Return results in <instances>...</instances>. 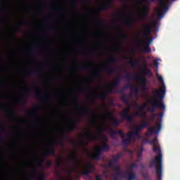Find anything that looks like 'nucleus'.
<instances>
[{"mask_svg":"<svg viewBox=\"0 0 180 180\" xmlns=\"http://www.w3.org/2000/svg\"><path fill=\"white\" fill-rule=\"evenodd\" d=\"M93 77H94V78H99V77H101V72L98 70H94L93 72Z\"/></svg>","mask_w":180,"mask_h":180,"instance_id":"39","label":"nucleus"},{"mask_svg":"<svg viewBox=\"0 0 180 180\" xmlns=\"http://www.w3.org/2000/svg\"><path fill=\"white\" fill-rule=\"evenodd\" d=\"M143 151H144V148H141L140 150L138 151L137 153V161H140V158H141V157H143Z\"/></svg>","mask_w":180,"mask_h":180,"instance_id":"31","label":"nucleus"},{"mask_svg":"<svg viewBox=\"0 0 180 180\" xmlns=\"http://www.w3.org/2000/svg\"><path fill=\"white\" fill-rule=\"evenodd\" d=\"M145 2L148 5H151V2H158L160 6H161V0H145Z\"/></svg>","mask_w":180,"mask_h":180,"instance_id":"32","label":"nucleus"},{"mask_svg":"<svg viewBox=\"0 0 180 180\" xmlns=\"http://www.w3.org/2000/svg\"><path fill=\"white\" fill-rule=\"evenodd\" d=\"M23 25H27V22L26 21H22L21 22H18L17 26L18 27L15 28L16 32H19L20 27L23 26Z\"/></svg>","mask_w":180,"mask_h":180,"instance_id":"30","label":"nucleus"},{"mask_svg":"<svg viewBox=\"0 0 180 180\" xmlns=\"http://www.w3.org/2000/svg\"><path fill=\"white\" fill-rule=\"evenodd\" d=\"M61 164H63V157L59 158L56 160V168H58V167H60V165H61Z\"/></svg>","mask_w":180,"mask_h":180,"instance_id":"33","label":"nucleus"},{"mask_svg":"<svg viewBox=\"0 0 180 180\" xmlns=\"http://www.w3.org/2000/svg\"><path fill=\"white\" fill-rule=\"evenodd\" d=\"M157 77L159 82H161L162 85L160 90L155 89L153 91V94L156 96V98L150 101L152 107L148 108V112H150L151 113H154L157 109H163V110H165L164 98H165L167 89L165 84H164V79H162V77L160 76L158 73L157 74Z\"/></svg>","mask_w":180,"mask_h":180,"instance_id":"1","label":"nucleus"},{"mask_svg":"<svg viewBox=\"0 0 180 180\" xmlns=\"http://www.w3.org/2000/svg\"><path fill=\"white\" fill-rule=\"evenodd\" d=\"M70 160L73 161V162H75L77 165H79V160H78V156H77V154L75 153H72L70 155Z\"/></svg>","mask_w":180,"mask_h":180,"instance_id":"23","label":"nucleus"},{"mask_svg":"<svg viewBox=\"0 0 180 180\" xmlns=\"http://www.w3.org/2000/svg\"><path fill=\"white\" fill-rule=\"evenodd\" d=\"M105 113L108 116V117H112V124L115 126V127H117V126H119L120 123H123L124 122V119L122 118V120H116L115 117H113V114L109 111V109L106 108Z\"/></svg>","mask_w":180,"mask_h":180,"instance_id":"12","label":"nucleus"},{"mask_svg":"<svg viewBox=\"0 0 180 180\" xmlns=\"http://www.w3.org/2000/svg\"><path fill=\"white\" fill-rule=\"evenodd\" d=\"M150 12V7H145L142 11L141 16L140 19L144 20L146 18H148V13Z\"/></svg>","mask_w":180,"mask_h":180,"instance_id":"19","label":"nucleus"},{"mask_svg":"<svg viewBox=\"0 0 180 180\" xmlns=\"http://www.w3.org/2000/svg\"><path fill=\"white\" fill-rule=\"evenodd\" d=\"M30 75H40L39 70H32L29 72Z\"/></svg>","mask_w":180,"mask_h":180,"instance_id":"38","label":"nucleus"},{"mask_svg":"<svg viewBox=\"0 0 180 180\" xmlns=\"http://www.w3.org/2000/svg\"><path fill=\"white\" fill-rule=\"evenodd\" d=\"M109 134L114 139H116V134L120 135L121 139H123V137H124V133H123V131L122 130H118V131L110 130Z\"/></svg>","mask_w":180,"mask_h":180,"instance_id":"18","label":"nucleus"},{"mask_svg":"<svg viewBox=\"0 0 180 180\" xmlns=\"http://www.w3.org/2000/svg\"><path fill=\"white\" fill-rule=\"evenodd\" d=\"M96 25H103V22L99 20L96 21Z\"/></svg>","mask_w":180,"mask_h":180,"instance_id":"56","label":"nucleus"},{"mask_svg":"<svg viewBox=\"0 0 180 180\" xmlns=\"http://www.w3.org/2000/svg\"><path fill=\"white\" fill-rule=\"evenodd\" d=\"M169 4V0H160V6L156 11L158 19L161 20L165 16V13H167L169 9V7L168 6Z\"/></svg>","mask_w":180,"mask_h":180,"instance_id":"8","label":"nucleus"},{"mask_svg":"<svg viewBox=\"0 0 180 180\" xmlns=\"http://www.w3.org/2000/svg\"><path fill=\"white\" fill-rule=\"evenodd\" d=\"M129 64H130L132 68H134L136 67V65L140 64V60L131 58V60L129 62Z\"/></svg>","mask_w":180,"mask_h":180,"instance_id":"26","label":"nucleus"},{"mask_svg":"<svg viewBox=\"0 0 180 180\" xmlns=\"http://www.w3.org/2000/svg\"><path fill=\"white\" fill-rule=\"evenodd\" d=\"M162 110H163V112L159 113V117H160L159 122H158V123H160V124H161V122H162V117H164V112H165V110L162 108Z\"/></svg>","mask_w":180,"mask_h":180,"instance_id":"36","label":"nucleus"},{"mask_svg":"<svg viewBox=\"0 0 180 180\" xmlns=\"http://www.w3.org/2000/svg\"><path fill=\"white\" fill-rule=\"evenodd\" d=\"M38 180H46V174L44 172H41L39 174L38 176Z\"/></svg>","mask_w":180,"mask_h":180,"instance_id":"37","label":"nucleus"},{"mask_svg":"<svg viewBox=\"0 0 180 180\" xmlns=\"http://www.w3.org/2000/svg\"><path fill=\"white\" fill-rule=\"evenodd\" d=\"M120 81H122V78L120 77H116L114 82L110 84L108 89V94H116L115 91V86H120Z\"/></svg>","mask_w":180,"mask_h":180,"instance_id":"11","label":"nucleus"},{"mask_svg":"<svg viewBox=\"0 0 180 180\" xmlns=\"http://www.w3.org/2000/svg\"><path fill=\"white\" fill-rule=\"evenodd\" d=\"M102 140H103V141H104L103 143H105V144H106V143H108L109 141V139H108V136H106L105 135H103L102 136Z\"/></svg>","mask_w":180,"mask_h":180,"instance_id":"45","label":"nucleus"},{"mask_svg":"<svg viewBox=\"0 0 180 180\" xmlns=\"http://www.w3.org/2000/svg\"><path fill=\"white\" fill-rule=\"evenodd\" d=\"M120 94H121L120 99L122 101V102L128 106L127 108H124L122 112H120V115L122 119L125 116L128 115L130 112V108H131V105H130V102H129V98L130 96L126 95L124 92H123L122 90L118 91Z\"/></svg>","mask_w":180,"mask_h":180,"instance_id":"7","label":"nucleus"},{"mask_svg":"<svg viewBox=\"0 0 180 180\" xmlns=\"http://www.w3.org/2000/svg\"><path fill=\"white\" fill-rule=\"evenodd\" d=\"M130 170L128 171H131V172H133V169H134V168H137V163L136 162H133L129 166Z\"/></svg>","mask_w":180,"mask_h":180,"instance_id":"40","label":"nucleus"},{"mask_svg":"<svg viewBox=\"0 0 180 180\" xmlns=\"http://www.w3.org/2000/svg\"><path fill=\"white\" fill-rule=\"evenodd\" d=\"M102 69L103 70V71H105V72H107V74H108L109 75H113V74H115V72L117 71L115 66H103Z\"/></svg>","mask_w":180,"mask_h":180,"instance_id":"17","label":"nucleus"},{"mask_svg":"<svg viewBox=\"0 0 180 180\" xmlns=\"http://www.w3.org/2000/svg\"><path fill=\"white\" fill-rule=\"evenodd\" d=\"M110 94H115V93H108V90L102 94L97 93L96 94V98H99L101 99V101H106V98H108V95Z\"/></svg>","mask_w":180,"mask_h":180,"instance_id":"20","label":"nucleus"},{"mask_svg":"<svg viewBox=\"0 0 180 180\" xmlns=\"http://www.w3.org/2000/svg\"><path fill=\"white\" fill-rule=\"evenodd\" d=\"M125 79H127V81L131 82L132 78H131V74L129 72H127L125 76H124Z\"/></svg>","mask_w":180,"mask_h":180,"instance_id":"42","label":"nucleus"},{"mask_svg":"<svg viewBox=\"0 0 180 180\" xmlns=\"http://www.w3.org/2000/svg\"><path fill=\"white\" fill-rule=\"evenodd\" d=\"M112 3V0H109L107 2L104 3L102 6H101V9L103 11H108V9H109V8H110V4Z\"/></svg>","mask_w":180,"mask_h":180,"instance_id":"25","label":"nucleus"},{"mask_svg":"<svg viewBox=\"0 0 180 180\" xmlns=\"http://www.w3.org/2000/svg\"><path fill=\"white\" fill-rule=\"evenodd\" d=\"M150 125V122L148 121H146L143 122L142 124L139 125L138 127H133L132 129L134 130V131H130L128 133L126 136L127 139H124V137L121 138L122 140V146H125V147H127L131 141H133V137H136V139H140V132L143 129H146V127H148Z\"/></svg>","mask_w":180,"mask_h":180,"instance_id":"3","label":"nucleus"},{"mask_svg":"<svg viewBox=\"0 0 180 180\" xmlns=\"http://www.w3.org/2000/svg\"><path fill=\"white\" fill-rule=\"evenodd\" d=\"M117 62V59L115 57V56H112L111 58H110L108 60V63L110 64H115Z\"/></svg>","mask_w":180,"mask_h":180,"instance_id":"35","label":"nucleus"},{"mask_svg":"<svg viewBox=\"0 0 180 180\" xmlns=\"http://www.w3.org/2000/svg\"><path fill=\"white\" fill-rule=\"evenodd\" d=\"M36 98H41V94H40V89H35Z\"/></svg>","mask_w":180,"mask_h":180,"instance_id":"43","label":"nucleus"},{"mask_svg":"<svg viewBox=\"0 0 180 180\" xmlns=\"http://www.w3.org/2000/svg\"><path fill=\"white\" fill-rule=\"evenodd\" d=\"M153 146V151L158 155L150 162V167L153 168L156 167V178L157 180H162V154H161V148L158 146V139L157 137L149 142Z\"/></svg>","mask_w":180,"mask_h":180,"instance_id":"2","label":"nucleus"},{"mask_svg":"<svg viewBox=\"0 0 180 180\" xmlns=\"http://www.w3.org/2000/svg\"><path fill=\"white\" fill-rule=\"evenodd\" d=\"M8 115L13 117L16 116V111H15V110H10L8 111Z\"/></svg>","mask_w":180,"mask_h":180,"instance_id":"41","label":"nucleus"},{"mask_svg":"<svg viewBox=\"0 0 180 180\" xmlns=\"http://www.w3.org/2000/svg\"><path fill=\"white\" fill-rule=\"evenodd\" d=\"M114 172H115V174L113 176L114 180H119V178L120 179L125 178L127 180H137V175L131 171H127L124 174H122V168H120V165L115 166Z\"/></svg>","mask_w":180,"mask_h":180,"instance_id":"5","label":"nucleus"},{"mask_svg":"<svg viewBox=\"0 0 180 180\" xmlns=\"http://www.w3.org/2000/svg\"><path fill=\"white\" fill-rule=\"evenodd\" d=\"M89 144V142H81V146H88Z\"/></svg>","mask_w":180,"mask_h":180,"instance_id":"58","label":"nucleus"},{"mask_svg":"<svg viewBox=\"0 0 180 180\" xmlns=\"http://www.w3.org/2000/svg\"><path fill=\"white\" fill-rule=\"evenodd\" d=\"M44 155H45V157H49V155H56V149H54V148L53 147H50L46 151H45L43 153Z\"/></svg>","mask_w":180,"mask_h":180,"instance_id":"21","label":"nucleus"},{"mask_svg":"<svg viewBox=\"0 0 180 180\" xmlns=\"http://www.w3.org/2000/svg\"><path fill=\"white\" fill-rule=\"evenodd\" d=\"M131 88V85L130 84H127L124 87V89H130Z\"/></svg>","mask_w":180,"mask_h":180,"instance_id":"55","label":"nucleus"},{"mask_svg":"<svg viewBox=\"0 0 180 180\" xmlns=\"http://www.w3.org/2000/svg\"><path fill=\"white\" fill-rule=\"evenodd\" d=\"M138 109H139V110H140L141 112L142 111V110H144V109H146V104H143V105H139V107L138 108Z\"/></svg>","mask_w":180,"mask_h":180,"instance_id":"48","label":"nucleus"},{"mask_svg":"<svg viewBox=\"0 0 180 180\" xmlns=\"http://www.w3.org/2000/svg\"><path fill=\"white\" fill-rule=\"evenodd\" d=\"M131 22H132V20H131V18H128L127 20H124V23L125 25H131Z\"/></svg>","mask_w":180,"mask_h":180,"instance_id":"46","label":"nucleus"},{"mask_svg":"<svg viewBox=\"0 0 180 180\" xmlns=\"http://www.w3.org/2000/svg\"><path fill=\"white\" fill-rule=\"evenodd\" d=\"M46 157L42 154L41 158L37 165V168H41V169H43V165L44 164V161H46Z\"/></svg>","mask_w":180,"mask_h":180,"instance_id":"24","label":"nucleus"},{"mask_svg":"<svg viewBox=\"0 0 180 180\" xmlns=\"http://www.w3.org/2000/svg\"><path fill=\"white\" fill-rule=\"evenodd\" d=\"M134 108H136V109H139V104H137V103H135L134 104Z\"/></svg>","mask_w":180,"mask_h":180,"instance_id":"64","label":"nucleus"},{"mask_svg":"<svg viewBox=\"0 0 180 180\" xmlns=\"http://www.w3.org/2000/svg\"><path fill=\"white\" fill-rule=\"evenodd\" d=\"M81 117H78L76 121H71L70 125L68 127V131H70V133H72L74 130H78V124L77 123H81Z\"/></svg>","mask_w":180,"mask_h":180,"instance_id":"14","label":"nucleus"},{"mask_svg":"<svg viewBox=\"0 0 180 180\" xmlns=\"http://www.w3.org/2000/svg\"><path fill=\"white\" fill-rule=\"evenodd\" d=\"M51 161L49 160L47 162H46V168H50V167H51Z\"/></svg>","mask_w":180,"mask_h":180,"instance_id":"53","label":"nucleus"},{"mask_svg":"<svg viewBox=\"0 0 180 180\" xmlns=\"http://www.w3.org/2000/svg\"><path fill=\"white\" fill-rule=\"evenodd\" d=\"M143 72L141 74V78H139L138 75L134 76L135 81H139L140 84L141 85L142 89L143 91H147V78H146V75L148 77H153V72H151V70L148 68V66L147 65H143Z\"/></svg>","mask_w":180,"mask_h":180,"instance_id":"6","label":"nucleus"},{"mask_svg":"<svg viewBox=\"0 0 180 180\" xmlns=\"http://www.w3.org/2000/svg\"><path fill=\"white\" fill-rule=\"evenodd\" d=\"M73 103H75V106L78 108L79 104H78V96H76L75 100L73 101Z\"/></svg>","mask_w":180,"mask_h":180,"instance_id":"51","label":"nucleus"},{"mask_svg":"<svg viewBox=\"0 0 180 180\" xmlns=\"http://www.w3.org/2000/svg\"><path fill=\"white\" fill-rule=\"evenodd\" d=\"M69 136H70V135H69L68 134H67V133H65V134L63 135V139H65V138L69 137Z\"/></svg>","mask_w":180,"mask_h":180,"instance_id":"62","label":"nucleus"},{"mask_svg":"<svg viewBox=\"0 0 180 180\" xmlns=\"http://www.w3.org/2000/svg\"><path fill=\"white\" fill-rule=\"evenodd\" d=\"M110 149V146L106 143H103L102 146L96 149V153L91 155V159L95 161L101 160V156L102 155V151L108 152Z\"/></svg>","mask_w":180,"mask_h":180,"instance_id":"9","label":"nucleus"},{"mask_svg":"<svg viewBox=\"0 0 180 180\" xmlns=\"http://www.w3.org/2000/svg\"><path fill=\"white\" fill-rule=\"evenodd\" d=\"M51 144L53 146H64V140L61 139L60 141H51Z\"/></svg>","mask_w":180,"mask_h":180,"instance_id":"29","label":"nucleus"},{"mask_svg":"<svg viewBox=\"0 0 180 180\" xmlns=\"http://www.w3.org/2000/svg\"><path fill=\"white\" fill-rule=\"evenodd\" d=\"M58 176H59V178H60V180H71V179H65V178L63 177V176H60V174H58Z\"/></svg>","mask_w":180,"mask_h":180,"instance_id":"63","label":"nucleus"},{"mask_svg":"<svg viewBox=\"0 0 180 180\" xmlns=\"http://www.w3.org/2000/svg\"><path fill=\"white\" fill-rule=\"evenodd\" d=\"M32 172H34V174H37V172H39L37 171V169L36 167H34L32 169Z\"/></svg>","mask_w":180,"mask_h":180,"instance_id":"57","label":"nucleus"},{"mask_svg":"<svg viewBox=\"0 0 180 180\" xmlns=\"http://www.w3.org/2000/svg\"><path fill=\"white\" fill-rule=\"evenodd\" d=\"M162 125L161 123H158L156 128L150 127L148 129V131L146 132V136L148 137H151L154 134V133H160L161 131Z\"/></svg>","mask_w":180,"mask_h":180,"instance_id":"13","label":"nucleus"},{"mask_svg":"<svg viewBox=\"0 0 180 180\" xmlns=\"http://www.w3.org/2000/svg\"><path fill=\"white\" fill-rule=\"evenodd\" d=\"M123 157V153H119L118 154H117L116 156H113L112 160L114 162H115V164L117 162V161H119V160H120V158Z\"/></svg>","mask_w":180,"mask_h":180,"instance_id":"27","label":"nucleus"},{"mask_svg":"<svg viewBox=\"0 0 180 180\" xmlns=\"http://www.w3.org/2000/svg\"><path fill=\"white\" fill-rule=\"evenodd\" d=\"M105 128H103V127H101V129H98V133L99 134H102L103 131H105Z\"/></svg>","mask_w":180,"mask_h":180,"instance_id":"52","label":"nucleus"},{"mask_svg":"<svg viewBox=\"0 0 180 180\" xmlns=\"http://www.w3.org/2000/svg\"><path fill=\"white\" fill-rule=\"evenodd\" d=\"M134 116H138L139 117H142L143 115L140 113L139 112H136L134 114H128L127 115H125L122 119L124 120H127L129 123H133V120H134Z\"/></svg>","mask_w":180,"mask_h":180,"instance_id":"16","label":"nucleus"},{"mask_svg":"<svg viewBox=\"0 0 180 180\" xmlns=\"http://www.w3.org/2000/svg\"><path fill=\"white\" fill-rule=\"evenodd\" d=\"M81 115H82V116L92 117V111H91V110L89 108H83L81 110Z\"/></svg>","mask_w":180,"mask_h":180,"instance_id":"22","label":"nucleus"},{"mask_svg":"<svg viewBox=\"0 0 180 180\" xmlns=\"http://www.w3.org/2000/svg\"><path fill=\"white\" fill-rule=\"evenodd\" d=\"M49 98H50V96L48 94H46L44 97L41 98V101H43V102H46V101H47Z\"/></svg>","mask_w":180,"mask_h":180,"instance_id":"47","label":"nucleus"},{"mask_svg":"<svg viewBox=\"0 0 180 180\" xmlns=\"http://www.w3.org/2000/svg\"><path fill=\"white\" fill-rule=\"evenodd\" d=\"M36 109H37V108H34L32 111H30L28 112V115H30V116L34 115V113H36Z\"/></svg>","mask_w":180,"mask_h":180,"instance_id":"49","label":"nucleus"},{"mask_svg":"<svg viewBox=\"0 0 180 180\" xmlns=\"http://www.w3.org/2000/svg\"><path fill=\"white\" fill-rule=\"evenodd\" d=\"M153 63H154V65H155V67H158V60H155L153 61Z\"/></svg>","mask_w":180,"mask_h":180,"instance_id":"59","label":"nucleus"},{"mask_svg":"<svg viewBox=\"0 0 180 180\" xmlns=\"http://www.w3.org/2000/svg\"><path fill=\"white\" fill-rule=\"evenodd\" d=\"M85 167L86 169H84L80 172L81 175H83L84 176H88L89 174H92V172H94L95 170V166L91 162L85 163Z\"/></svg>","mask_w":180,"mask_h":180,"instance_id":"10","label":"nucleus"},{"mask_svg":"<svg viewBox=\"0 0 180 180\" xmlns=\"http://www.w3.org/2000/svg\"><path fill=\"white\" fill-rule=\"evenodd\" d=\"M140 91V89H139V87H135L134 88V95L135 96H137V95H139V91Z\"/></svg>","mask_w":180,"mask_h":180,"instance_id":"50","label":"nucleus"},{"mask_svg":"<svg viewBox=\"0 0 180 180\" xmlns=\"http://www.w3.org/2000/svg\"><path fill=\"white\" fill-rule=\"evenodd\" d=\"M70 3H71L72 9H74V11H77V0H72Z\"/></svg>","mask_w":180,"mask_h":180,"instance_id":"34","label":"nucleus"},{"mask_svg":"<svg viewBox=\"0 0 180 180\" xmlns=\"http://www.w3.org/2000/svg\"><path fill=\"white\" fill-rule=\"evenodd\" d=\"M143 176L144 179H148V174H143Z\"/></svg>","mask_w":180,"mask_h":180,"instance_id":"61","label":"nucleus"},{"mask_svg":"<svg viewBox=\"0 0 180 180\" xmlns=\"http://www.w3.org/2000/svg\"><path fill=\"white\" fill-rule=\"evenodd\" d=\"M120 36L122 39H127V35L124 34V33L123 32H121Z\"/></svg>","mask_w":180,"mask_h":180,"instance_id":"54","label":"nucleus"},{"mask_svg":"<svg viewBox=\"0 0 180 180\" xmlns=\"http://www.w3.org/2000/svg\"><path fill=\"white\" fill-rule=\"evenodd\" d=\"M92 67H94V64L89 63V64H88V65H85V66L77 67V68H76V69H77V70H80V71H82V70H86V68H92Z\"/></svg>","mask_w":180,"mask_h":180,"instance_id":"28","label":"nucleus"},{"mask_svg":"<svg viewBox=\"0 0 180 180\" xmlns=\"http://www.w3.org/2000/svg\"><path fill=\"white\" fill-rule=\"evenodd\" d=\"M96 180H102V178L101 177V175L96 176Z\"/></svg>","mask_w":180,"mask_h":180,"instance_id":"60","label":"nucleus"},{"mask_svg":"<svg viewBox=\"0 0 180 180\" xmlns=\"http://www.w3.org/2000/svg\"><path fill=\"white\" fill-rule=\"evenodd\" d=\"M86 134L84 135V139L89 140V141H95V140H98L99 139V136L98 134H94L90 132L89 130L86 129Z\"/></svg>","mask_w":180,"mask_h":180,"instance_id":"15","label":"nucleus"},{"mask_svg":"<svg viewBox=\"0 0 180 180\" xmlns=\"http://www.w3.org/2000/svg\"><path fill=\"white\" fill-rule=\"evenodd\" d=\"M116 163L112 160L108 161V167L109 168H113V165H115Z\"/></svg>","mask_w":180,"mask_h":180,"instance_id":"44","label":"nucleus"},{"mask_svg":"<svg viewBox=\"0 0 180 180\" xmlns=\"http://www.w3.org/2000/svg\"><path fill=\"white\" fill-rule=\"evenodd\" d=\"M142 33L144 37H146L144 40H142V43L143 44H146L143 47V53H151V48H150V44H151V41H153V38H148V36H150V34H151V32H153V27L148 24H143L142 25Z\"/></svg>","mask_w":180,"mask_h":180,"instance_id":"4","label":"nucleus"}]
</instances>
